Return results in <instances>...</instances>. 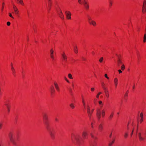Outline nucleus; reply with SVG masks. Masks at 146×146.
<instances>
[{"mask_svg":"<svg viewBox=\"0 0 146 146\" xmlns=\"http://www.w3.org/2000/svg\"><path fill=\"white\" fill-rule=\"evenodd\" d=\"M65 14L67 18L68 19H71V13L69 11H66L65 12Z\"/></svg>","mask_w":146,"mask_h":146,"instance_id":"20e7f679","label":"nucleus"},{"mask_svg":"<svg viewBox=\"0 0 146 146\" xmlns=\"http://www.w3.org/2000/svg\"><path fill=\"white\" fill-rule=\"evenodd\" d=\"M138 136L140 140L143 141L144 140V138L141 137V133H138Z\"/></svg>","mask_w":146,"mask_h":146,"instance_id":"6ab92c4d","label":"nucleus"},{"mask_svg":"<svg viewBox=\"0 0 146 146\" xmlns=\"http://www.w3.org/2000/svg\"><path fill=\"white\" fill-rule=\"evenodd\" d=\"M80 137L78 135H74L72 137V140L73 142L78 143L80 141Z\"/></svg>","mask_w":146,"mask_h":146,"instance_id":"f257e3e1","label":"nucleus"},{"mask_svg":"<svg viewBox=\"0 0 146 146\" xmlns=\"http://www.w3.org/2000/svg\"><path fill=\"white\" fill-rule=\"evenodd\" d=\"M128 135V134L127 133H125L124 135V137L125 138H126L127 137Z\"/></svg>","mask_w":146,"mask_h":146,"instance_id":"c03bdc74","label":"nucleus"},{"mask_svg":"<svg viewBox=\"0 0 146 146\" xmlns=\"http://www.w3.org/2000/svg\"><path fill=\"white\" fill-rule=\"evenodd\" d=\"M118 71L119 74H120V73H122V71H121V70H118Z\"/></svg>","mask_w":146,"mask_h":146,"instance_id":"864d4df0","label":"nucleus"},{"mask_svg":"<svg viewBox=\"0 0 146 146\" xmlns=\"http://www.w3.org/2000/svg\"><path fill=\"white\" fill-rule=\"evenodd\" d=\"M50 90L51 95L52 96L54 94L55 91L54 88L53 86H50Z\"/></svg>","mask_w":146,"mask_h":146,"instance_id":"39448f33","label":"nucleus"},{"mask_svg":"<svg viewBox=\"0 0 146 146\" xmlns=\"http://www.w3.org/2000/svg\"><path fill=\"white\" fill-rule=\"evenodd\" d=\"M110 6H111L112 5V2H111V1H110Z\"/></svg>","mask_w":146,"mask_h":146,"instance_id":"13d9d810","label":"nucleus"},{"mask_svg":"<svg viewBox=\"0 0 146 146\" xmlns=\"http://www.w3.org/2000/svg\"><path fill=\"white\" fill-rule=\"evenodd\" d=\"M92 24L94 26H95L96 25V22L94 21H92Z\"/></svg>","mask_w":146,"mask_h":146,"instance_id":"2f4dec72","label":"nucleus"},{"mask_svg":"<svg viewBox=\"0 0 146 146\" xmlns=\"http://www.w3.org/2000/svg\"><path fill=\"white\" fill-rule=\"evenodd\" d=\"M104 90L106 97L108 98L109 97V94L108 93V91L107 89L106 88L105 89V90Z\"/></svg>","mask_w":146,"mask_h":146,"instance_id":"ddd939ff","label":"nucleus"},{"mask_svg":"<svg viewBox=\"0 0 146 146\" xmlns=\"http://www.w3.org/2000/svg\"><path fill=\"white\" fill-rule=\"evenodd\" d=\"M7 112L8 113H9L10 111V108L9 106H7Z\"/></svg>","mask_w":146,"mask_h":146,"instance_id":"a878e982","label":"nucleus"},{"mask_svg":"<svg viewBox=\"0 0 146 146\" xmlns=\"http://www.w3.org/2000/svg\"><path fill=\"white\" fill-rule=\"evenodd\" d=\"M87 17H88V21H91L92 20L91 17L89 15H88L87 16Z\"/></svg>","mask_w":146,"mask_h":146,"instance_id":"72a5a7b5","label":"nucleus"},{"mask_svg":"<svg viewBox=\"0 0 146 146\" xmlns=\"http://www.w3.org/2000/svg\"><path fill=\"white\" fill-rule=\"evenodd\" d=\"M98 129L100 132H101L103 129V127L101 124L99 125L98 127Z\"/></svg>","mask_w":146,"mask_h":146,"instance_id":"412c9836","label":"nucleus"},{"mask_svg":"<svg viewBox=\"0 0 146 146\" xmlns=\"http://www.w3.org/2000/svg\"><path fill=\"white\" fill-rule=\"evenodd\" d=\"M90 135L91 136V137L93 138L94 139H97V137H95L94 136V135L92 134V133H91L90 134Z\"/></svg>","mask_w":146,"mask_h":146,"instance_id":"473e14b6","label":"nucleus"},{"mask_svg":"<svg viewBox=\"0 0 146 146\" xmlns=\"http://www.w3.org/2000/svg\"><path fill=\"white\" fill-rule=\"evenodd\" d=\"M82 103H85V102H84V100H82Z\"/></svg>","mask_w":146,"mask_h":146,"instance_id":"774afa93","label":"nucleus"},{"mask_svg":"<svg viewBox=\"0 0 146 146\" xmlns=\"http://www.w3.org/2000/svg\"><path fill=\"white\" fill-rule=\"evenodd\" d=\"M142 11L143 13H144L146 12V7H142Z\"/></svg>","mask_w":146,"mask_h":146,"instance_id":"4be33fe9","label":"nucleus"},{"mask_svg":"<svg viewBox=\"0 0 146 146\" xmlns=\"http://www.w3.org/2000/svg\"><path fill=\"white\" fill-rule=\"evenodd\" d=\"M48 7L47 8L48 12L50 10L51 8V7L52 5V3L51 1H50L49 0V1L48 2Z\"/></svg>","mask_w":146,"mask_h":146,"instance_id":"1a4fd4ad","label":"nucleus"},{"mask_svg":"<svg viewBox=\"0 0 146 146\" xmlns=\"http://www.w3.org/2000/svg\"><path fill=\"white\" fill-rule=\"evenodd\" d=\"M112 143H110L109 144V146H111L112 145Z\"/></svg>","mask_w":146,"mask_h":146,"instance_id":"052dcab7","label":"nucleus"},{"mask_svg":"<svg viewBox=\"0 0 146 146\" xmlns=\"http://www.w3.org/2000/svg\"><path fill=\"white\" fill-rule=\"evenodd\" d=\"M102 86L104 90H105V89L106 88L105 87V84L104 82L102 83Z\"/></svg>","mask_w":146,"mask_h":146,"instance_id":"bb28decb","label":"nucleus"},{"mask_svg":"<svg viewBox=\"0 0 146 146\" xmlns=\"http://www.w3.org/2000/svg\"><path fill=\"white\" fill-rule=\"evenodd\" d=\"M4 5H5V3L4 2H3V3H2V5L1 9L2 12H3V9L4 8Z\"/></svg>","mask_w":146,"mask_h":146,"instance_id":"393cba45","label":"nucleus"},{"mask_svg":"<svg viewBox=\"0 0 146 146\" xmlns=\"http://www.w3.org/2000/svg\"><path fill=\"white\" fill-rule=\"evenodd\" d=\"M103 60V58L102 57L99 59V61L101 63L102 62Z\"/></svg>","mask_w":146,"mask_h":146,"instance_id":"a19ab883","label":"nucleus"},{"mask_svg":"<svg viewBox=\"0 0 146 146\" xmlns=\"http://www.w3.org/2000/svg\"><path fill=\"white\" fill-rule=\"evenodd\" d=\"M54 86H55L56 88L59 87L58 84L56 82H54Z\"/></svg>","mask_w":146,"mask_h":146,"instance_id":"c9c22d12","label":"nucleus"},{"mask_svg":"<svg viewBox=\"0 0 146 146\" xmlns=\"http://www.w3.org/2000/svg\"><path fill=\"white\" fill-rule=\"evenodd\" d=\"M128 91L127 90L126 93H125V97H127L128 96Z\"/></svg>","mask_w":146,"mask_h":146,"instance_id":"37998d69","label":"nucleus"},{"mask_svg":"<svg viewBox=\"0 0 146 146\" xmlns=\"http://www.w3.org/2000/svg\"><path fill=\"white\" fill-rule=\"evenodd\" d=\"M146 41V33H145L144 35L143 36V42H145Z\"/></svg>","mask_w":146,"mask_h":146,"instance_id":"b1692460","label":"nucleus"},{"mask_svg":"<svg viewBox=\"0 0 146 146\" xmlns=\"http://www.w3.org/2000/svg\"><path fill=\"white\" fill-rule=\"evenodd\" d=\"M116 55L117 57V65L118 66H119L120 64H122V60L120 56H119L117 54H116Z\"/></svg>","mask_w":146,"mask_h":146,"instance_id":"f03ea898","label":"nucleus"},{"mask_svg":"<svg viewBox=\"0 0 146 146\" xmlns=\"http://www.w3.org/2000/svg\"><path fill=\"white\" fill-rule=\"evenodd\" d=\"M56 90L58 92L60 91V88L59 87L56 88Z\"/></svg>","mask_w":146,"mask_h":146,"instance_id":"3c124183","label":"nucleus"},{"mask_svg":"<svg viewBox=\"0 0 146 146\" xmlns=\"http://www.w3.org/2000/svg\"><path fill=\"white\" fill-rule=\"evenodd\" d=\"M102 118L104 117L105 115V111L104 110H103L102 111Z\"/></svg>","mask_w":146,"mask_h":146,"instance_id":"5701e85b","label":"nucleus"},{"mask_svg":"<svg viewBox=\"0 0 146 146\" xmlns=\"http://www.w3.org/2000/svg\"><path fill=\"white\" fill-rule=\"evenodd\" d=\"M65 80L67 82L69 83V80L66 78H65Z\"/></svg>","mask_w":146,"mask_h":146,"instance_id":"4d7b16f0","label":"nucleus"},{"mask_svg":"<svg viewBox=\"0 0 146 146\" xmlns=\"http://www.w3.org/2000/svg\"><path fill=\"white\" fill-rule=\"evenodd\" d=\"M105 77L107 78L108 79H109V78L107 74H105Z\"/></svg>","mask_w":146,"mask_h":146,"instance_id":"49530a36","label":"nucleus"},{"mask_svg":"<svg viewBox=\"0 0 146 146\" xmlns=\"http://www.w3.org/2000/svg\"><path fill=\"white\" fill-rule=\"evenodd\" d=\"M83 4L86 9H88L89 8V5L86 2H85L83 3Z\"/></svg>","mask_w":146,"mask_h":146,"instance_id":"f3484780","label":"nucleus"},{"mask_svg":"<svg viewBox=\"0 0 146 146\" xmlns=\"http://www.w3.org/2000/svg\"><path fill=\"white\" fill-rule=\"evenodd\" d=\"M9 138L10 141L13 139V134L12 133H9Z\"/></svg>","mask_w":146,"mask_h":146,"instance_id":"aec40b11","label":"nucleus"},{"mask_svg":"<svg viewBox=\"0 0 146 146\" xmlns=\"http://www.w3.org/2000/svg\"><path fill=\"white\" fill-rule=\"evenodd\" d=\"M94 109H93L92 110V111H91V115L92 114V113L94 111Z\"/></svg>","mask_w":146,"mask_h":146,"instance_id":"0e129e2a","label":"nucleus"},{"mask_svg":"<svg viewBox=\"0 0 146 146\" xmlns=\"http://www.w3.org/2000/svg\"><path fill=\"white\" fill-rule=\"evenodd\" d=\"M78 2L80 4H82V2L81 1V0H78Z\"/></svg>","mask_w":146,"mask_h":146,"instance_id":"de8ad7c7","label":"nucleus"},{"mask_svg":"<svg viewBox=\"0 0 146 146\" xmlns=\"http://www.w3.org/2000/svg\"><path fill=\"white\" fill-rule=\"evenodd\" d=\"M9 16L11 17V18H13V19H14V17L12 16V15L11 13H9Z\"/></svg>","mask_w":146,"mask_h":146,"instance_id":"ea45409f","label":"nucleus"},{"mask_svg":"<svg viewBox=\"0 0 146 146\" xmlns=\"http://www.w3.org/2000/svg\"><path fill=\"white\" fill-rule=\"evenodd\" d=\"M112 135V133L111 132L110 135V137H111Z\"/></svg>","mask_w":146,"mask_h":146,"instance_id":"69168bd1","label":"nucleus"},{"mask_svg":"<svg viewBox=\"0 0 146 146\" xmlns=\"http://www.w3.org/2000/svg\"><path fill=\"white\" fill-rule=\"evenodd\" d=\"M69 91H70V92L71 93H72V89L70 88L69 89Z\"/></svg>","mask_w":146,"mask_h":146,"instance_id":"6e6d98bb","label":"nucleus"},{"mask_svg":"<svg viewBox=\"0 0 146 146\" xmlns=\"http://www.w3.org/2000/svg\"><path fill=\"white\" fill-rule=\"evenodd\" d=\"M11 24V23L10 22H7V25L8 26H9Z\"/></svg>","mask_w":146,"mask_h":146,"instance_id":"8fccbe9b","label":"nucleus"},{"mask_svg":"<svg viewBox=\"0 0 146 146\" xmlns=\"http://www.w3.org/2000/svg\"><path fill=\"white\" fill-rule=\"evenodd\" d=\"M101 111L100 110H97V115L98 117L99 118L101 117Z\"/></svg>","mask_w":146,"mask_h":146,"instance_id":"4468645a","label":"nucleus"},{"mask_svg":"<svg viewBox=\"0 0 146 146\" xmlns=\"http://www.w3.org/2000/svg\"><path fill=\"white\" fill-rule=\"evenodd\" d=\"M125 68V66L124 64H123L122 65L121 67V69L122 70H124Z\"/></svg>","mask_w":146,"mask_h":146,"instance_id":"7c9ffc66","label":"nucleus"},{"mask_svg":"<svg viewBox=\"0 0 146 146\" xmlns=\"http://www.w3.org/2000/svg\"><path fill=\"white\" fill-rule=\"evenodd\" d=\"M133 131H134V129H133L132 130L131 133V136L132 135L133 133Z\"/></svg>","mask_w":146,"mask_h":146,"instance_id":"5fc2aeb1","label":"nucleus"},{"mask_svg":"<svg viewBox=\"0 0 146 146\" xmlns=\"http://www.w3.org/2000/svg\"><path fill=\"white\" fill-rule=\"evenodd\" d=\"M83 106H84V108H85V106H86V105H85V102L83 103Z\"/></svg>","mask_w":146,"mask_h":146,"instance_id":"680f3d73","label":"nucleus"},{"mask_svg":"<svg viewBox=\"0 0 146 146\" xmlns=\"http://www.w3.org/2000/svg\"><path fill=\"white\" fill-rule=\"evenodd\" d=\"M113 113H111L110 116V117L111 118H112L113 117Z\"/></svg>","mask_w":146,"mask_h":146,"instance_id":"09e8293b","label":"nucleus"},{"mask_svg":"<svg viewBox=\"0 0 146 146\" xmlns=\"http://www.w3.org/2000/svg\"><path fill=\"white\" fill-rule=\"evenodd\" d=\"M68 77L70 79H73L72 76L71 74H68Z\"/></svg>","mask_w":146,"mask_h":146,"instance_id":"c85d7f7f","label":"nucleus"},{"mask_svg":"<svg viewBox=\"0 0 146 146\" xmlns=\"http://www.w3.org/2000/svg\"><path fill=\"white\" fill-rule=\"evenodd\" d=\"M114 140H113L112 141V142L111 143H112V144H113V143H114Z\"/></svg>","mask_w":146,"mask_h":146,"instance_id":"338daca9","label":"nucleus"},{"mask_svg":"<svg viewBox=\"0 0 146 146\" xmlns=\"http://www.w3.org/2000/svg\"><path fill=\"white\" fill-rule=\"evenodd\" d=\"M87 135L88 133L84 131L82 133V136L84 138H86Z\"/></svg>","mask_w":146,"mask_h":146,"instance_id":"a211bd4d","label":"nucleus"},{"mask_svg":"<svg viewBox=\"0 0 146 146\" xmlns=\"http://www.w3.org/2000/svg\"><path fill=\"white\" fill-rule=\"evenodd\" d=\"M87 111L88 114V116H90L91 115V111L90 108L89 106L88 105L87 106Z\"/></svg>","mask_w":146,"mask_h":146,"instance_id":"9b49d317","label":"nucleus"},{"mask_svg":"<svg viewBox=\"0 0 146 146\" xmlns=\"http://www.w3.org/2000/svg\"><path fill=\"white\" fill-rule=\"evenodd\" d=\"M99 104L100 105H101V106H102V101H99Z\"/></svg>","mask_w":146,"mask_h":146,"instance_id":"a18cd8bd","label":"nucleus"},{"mask_svg":"<svg viewBox=\"0 0 146 146\" xmlns=\"http://www.w3.org/2000/svg\"><path fill=\"white\" fill-rule=\"evenodd\" d=\"M57 13L60 17L62 19H64V17L61 10L60 9L59 10H58Z\"/></svg>","mask_w":146,"mask_h":146,"instance_id":"7ed1b4c3","label":"nucleus"},{"mask_svg":"<svg viewBox=\"0 0 146 146\" xmlns=\"http://www.w3.org/2000/svg\"><path fill=\"white\" fill-rule=\"evenodd\" d=\"M19 1V3L22 5H23V2L22 0H17Z\"/></svg>","mask_w":146,"mask_h":146,"instance_id":"58836bf2","label":"nucleus"},{"mask_svg":"<svg viewBox=\"0 0 146 146\" xmlns=\"http://www.w3.org/2000/svg\"><path fill=\"white\" fill-rule=\"evenodd\" d=\"M91 90L92 91H94V88H92L91 89Z\"/></svg>","mask_w":146,"mask_h":146,"instance_id":"603ef678","label":"nucleus"},{"mask_svg":"<svg viewBox=\"0 0 146 146\" xmlns=\"http://www.w3.org/2000/svg\"><path fill=\"white\" fill-rule=\"evenodd\" d=\"M11 69L13 72V75H15V70L14 69L13 66V64L12 63H11Z\"/></svg>","mask_w":146,"mask_h":146,"instance_id":"2eb2a0df","label":"nucleus"},{"mask_svg":"<svg viewBox=\"0 0 146 146\" xmlns=\"http://www.w3.org/2000/svg\"><path fill=\"white\" fill-rule=\"evenodd\" d=\"M114 82L115 88H116L118 84V79L117 78H114Z\"/></svg>","mask_w":146,"mask_h":146,"instance_id":"f8f14e48","label":"nucleus"},{"mask_svg":"<svg viewBox=\"0 0 146 146\" xmlns=\"http://www.w3.org/2000/svg\"><path fill=\"white\" fill-rule=\"evenodd\" d=\"M143 7H146V0H144L143 3Z\"/></svg>","mask_w":146,"mask_h":146,"instance_id":"c756f323","label":"nucleus"},{"mask_svg":"<svg viewBox=\"0 0 146 146\" xmlns=\"http://www.w3.org/2000/svg\"><path fill=\"white\" fill-rule=\"evenodd\" d=\"M70 106L72 109H74L75 107L74 104H70Z\"/></svg>","mask_w":146,"mask_h":146,"instance_id":"f704fd0d","label":"nucleus"},{"mask_svg":"<svg viewBox=\"0 0 146 146\" xmlns=\"http://www.w3.org/2000/svg\"><path fill=\"white\" fill-rule=\"evenodd\" d=\"M92 20H91V21H88V22L90 24H92Z\"/></svg>","mask_w":146,"mask_h":146,"instance_id":"bf43d9fd","label":"nucleus"},{"mask_svg":"<svg viewBox=\"0 0 146 146\" xmlns=\"http://www.w3.org/2000/svg\"><path fill=\"white\" fill-rule=\"evenodd\" d=\"M13 9L15 11V13L16 14H17L19 13V11L17 8V7L14 4H13Z\"/></svg>","mask_w":146,"mask_h":146,"instance_id":"0eeeda50","label":"nucleus"},{"mask_svg":"<svg viewBox=\"0 0 146 146\" xmlns=\"http://www.w3.org/2000/svg\"><path fill=\"white\" fill-rule=\"evenodd\" d=\"M74 52L76 53H78V50L77 49V47L76 46H75L74 48Z\"/></svg>","mask_w":146,"mask_h":146,"instance_id":"cd10ccee","label":"nucleus"},{"mask_svg":"<svg viewBox=\"0 0 146 146\" xmlns=\"http://www.w3.org/2000/svg\"><path fill=\"white\" fill-rule=\"evenodd\" d=\"M50 53L51 58L52 59V60H54V57L53 55L54 50L52 48L50 50Z\"/></svg>","mask_w":146,"mask_h":146,"instance_id":"6e6552de","label":"nucleus"},{"mask_svg":"<svg viewBox=\"0 0 146 146\" xmlns=\"http://www.w3.org/2000/svg\"><path fill=\"white\" fill-rule=\"evenodd\" d=\"M142 121H143V119H140L139 120V122L140 123H141Z\"/></svg>","mask_w":146,"mask_h":146,"instance_id":"e2e57ef3","label":"nucleus"},{"mask_svg":"<svg viewBox=\"0 0 146 146\" xmlns=\"http://www.w3.org/2000/svg\"><path fill=\"white\" fill-rule=\"evenodd\" d=\"M102 94L101 92H100L98 93L96 96V97L97 98H98L99 97V95Z\"/></svg>","mask_w":146,"mask_h":146,"instance_id":"79ce46f5","label":"nucleus"},{"mask_svg":"<svg viewBox=\"0 0 146 146\" xmlns=\"http://www.w3.org/2000/svg\"><path fill=\"white\" fill-rule=\"evenodd\" d=\"M42 116L44 119H47L48 118L47 114L45 113H42Z\"/></svg>","mask_w":146,"mask_h":146,"instance_id":"dca6fc26","label":"nucleus"},{"mask_svg":"<svg viewBox=\"0 0 146 146\" xmlns=\"http://www.w3.org/2000/svg\"><path fill=\"white\" fill-rule=\"evenodd\" d=\"M62 56L63 61L66 62L67 60V57L65 53H64L63 54H62Z\"/></svg>","mask_w":146,"mask_h":146,"instance_id":"9d476101","label":"nucleus"},{"mask_svg":"<svg viewBox=\"0 0 146 146\" xmlns=\"http://www.w3.org/2000/svg\"><path fill=\"white\" fill-rule=\"evenodd\" d=\"M140 117L141 119H143L144 117L143 114L142 113H141L140 115Z\"/></svg>","mask_w":146,"mask_h":146,"instance_id":"4c0bfd02","label":"nucleus"},{"mask_svg":"<svg viewBox=\"0 0 146 146\" xmlns=\"http://www.w3.org/2000/svg\"><path fill=\"white\" fill-rule=\"evenodd\" d=\"M10 141L14 145H15L16 144V143L15 142L14 140L13 139L11 140H10Z\"/></svg>","mask_w":146,"mask_h":146,"instance_id":"e433bc0d","label":"nucleus"},{"mask_svg":"<svg viewBox=\"0 0 146 146\" xmlns=\"http://www.w3.org/2000/svg\"><path fill=\"white\" fill-rule=\"evenodd\" d=\"M49 131L50 135L52 139H54V134L53 131L50 129H48Z\"/></svg>","mask_w":146,"mask_h":146,"instance_id":"423d86ee","label":"nucleus"}]
</instances>
